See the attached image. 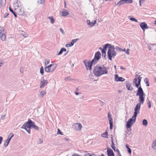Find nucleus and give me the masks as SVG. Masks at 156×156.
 Returning a JSON list of instances; mask_svg holds the SVG:
<instances>
[{
    "label": "nucleus",
    "mask_w": 156,
    "mask_h": 156,
    "mask_svg": "<svg viewBox=\"0 0 156 156\" xmlns=\"http://www.w3.org/2000/svg\"><path fill=\"white\" fill-rule=\"evenodd\" d=\"M0 36L1 39L2 41H5L6 40V35L5 34L3 33L1 34V35Z\"/></svg>",
    "instance_id": "19"
},
{
    "label": "nucleus",
    "mask_w": 156,
    "mask_h": 156,
    "mask_svg": "<svg viewBox=\"0 0 156 156\" xmlns=\"http://www.w3.org/2000/svg\"><path fill=\"white\" fill-rule=\"evenodd\" d=\"M66 51V49L65 48H62L61 49L60 51L57 54V55H59L61 54L63 52Z\"/></svg>",
    "instance_id": "23"
},
{
    "label": "nucleus",
    "mask_w": 156,
    "mask_h": 156,
    "mask_svg": "<svg viewBox=\"0 0 156 156\" xmlns=\"http://www.w3.org/2000/svg\"><path fill=\"white\" fill-rule=\"evenodd\" d=\"M99 101L100 102V104L101 106H103V102L101 101V100H99Z\"/></svg>",
    "instance_id": "57"
},
{
    "label": "nucleus",
    "mask_w": 156,
    "mask_h": 156,
    "mask_svg": "<svg viewBox=\"0 0 156 156\" xmlns=\"http://www.w3.org/2000/svg\"><path fill=\"white\" fill-rule=\"evenodd\" d=\"M116 151H117V155L119 156H122L120 153V152L119 151V150L118 149H116Z\"/></svg>",
    "instance_id": "46"
},
{
    "label": "nucleus",
    "mask_w": 156,
    "mask_h": 156,
    "mask_svg": "<svg viewBox=\"0 0 156 156\" xmlns=\"http://www.w3.org/2000/svg\"><path fill=\"white\" fill-rule=\"evenodd\" d=\"M4 64L3 60L2 59H0V67H1L2 65H4Z\"/></svg>",
    "instance_id": "41"
},
{
    "label": "nucleus",
    "mask_w": 156,
    "mask_h": 156,
    "mask_svg": "<svg viewBox=\"0 0 156 156\" xmlns=\"http://www.w3.org/2000/svg\"><path fill=\"white\" fill-rule=\"evenodd\" d=\"M4 27H0V34H1L2 33L4 32Z\"/></svg>",
    "instance_id": "39"
},
{
    "label": "nucleus",
    "mask_w": 156,
    "mask_h": 156,
    "mask_svg": "<svg viewBox=\"0 0 156 156\" xmlns=\"http://www.w3.org/2000/svg\"><path fill=\"white\" fill-rule=\"evenodd\" d=\"M78 40V39H73L72 41L71 42L73 44V45L74 43H76Z\"/></svg>",
    "instance_id": "40"
},
{
    "label": "nucleus",
    "mask_w": 156,
    "mask_h": 156,
    "mask_svg": "<svg viewBox=\"0 0 156 156\" xmlns=\"http://www.w3.org/2000/svg\"><path fill=\"white\" fill-rule=\"evenodd\" d=\"M65 80L66 81H69V80H71V79L70 76H68V77L66 78L65 79Z\"/></svg>",
    "instance_id": "47"
},
{
    "label": "nucleus",
    "mask_w": 156,
    "mask_h": 156,
    "mask_svg": "<svg viewBox=\"0 0 156 156\" xmlns=\"http://www.w3.org/2000/svg\"><path fill=\"white\" fill-rule=\"evenodd\" d=\"M3 140V137L2 136H0V144H1Z\"/></svg>",
    "instance_id": "60"
},
{
    "label": "nucleus",
    "mask_w": 156,
    "mask_h": 156,
    "mask_svg": "<svg viewBox=\"0 0 156 156\" xmlns=\"http://www.w3.org/2000/svg\"><path fill=\"white\" fill-rule=\"evenodd\" d=\"M148 108H150L151 106V101H149V102H148Z\"/></svg>",
    "instance_id": "53"
},
{
    "label": "nucleus",
    "mask_w": 156,
    "mask_h": 156,
    "mask_svg": "<svg viewBox=\"0 0 156 156\" xmlns=\"http://www.w3.org/2000/svg\"><path fill=\"white\" fill-rule=\"evenodd\" d=\"M14 9L15 11H16V9H20L22 8L21 5L18 2H16L14 4Z\"/></svg>",
    "instance_id": "14"
},
{
    "label": "nucleus",
    "mask_w": 156,
    "mask_h": 156,
    "mask_svg": "<svg viewBox=\"0 0 156 156\" xmlns=\"http://www.w3.org/2000/svg\"><path fill=\"white\" fill-rule=\"evenodd\" d=\"M142 124L144 126H146L147 125V121L145 119L143 120L142 121Z\"/></svg>",
    "instance_id": "29"
},
{
    "label": "nucleus",
    "mask_w": 156,
    "mask_h": 156,
    "mask_svg": "<svg viewBox=\"0 0 156 156\" xmlns=\"http://www.w3.org/2000/svg\"><path fill=\"white\" fill-rule=\"evenodd\" d=\"M101 57V54L100 52L98 51L95 53L94 58L92 60L94 62V64H96L98 62Z\"/></svg>",
    "instance_id": "8"
},
{
    "label": "nucleus",
    "mask_w": 156,
    "mask_h": 156,
    "mask_svg": "<svg viewBox=\"0 0 156 156\" xmlns=\"http://www.w3.org/2000/svg\"><path fill=\"white\" fill-rule=\"evenodd\" d=\"M40 1V4H42L44 2V0H39Z\"/></svg>",
    "instance_id": "52"
},
{
    "label": "nucleus",
    "mask_w": 156,
    "mask_h": 156,
    "mask_svg": "<svg viewBox=\"0 0 156 156\" xmlns=\"http://www.w3.org/2000/svg\"><path fill=\"white\" fill-rule=\"evenodd\" d=\"M87 22L88 25H90V27L93 26L94 24L96 23V20L94 21V22H90L89 20H87Z\"/></svg>",
    "instance_id": "18"
},
{
    "label": "nucleus",
    "mask_w": 156,
    "mask_h": 156,
    "mask_svg": "<svg viewBox=\"0 0 156 156\" xmlns=\"http://www.w3.org/2000/svg\"><path fill=\"white\" fill-rule=\"evenodd\" d=\"M49 63V60H47V61H46V62H45V65H48V64Z\"/></svg>",
    "instance_id": "56"
},
{
    "label": "nucleus",
    "mask_w": 156,
    "mask_h": 156,
    "mask_svg": "<svg viewBox=\"0 0 156 156\" xmlns=\"http://www.w3.org/2000/svg\"><path fill=\"white\" fill-rule=\"evenodd\" d=\"M23 36L25 37H28V35L27 34H24L23 35Z\"/></svg>",
    "instance_id": "61"
},
{
    "label": "nucleus",
    "mask_w": 156,
    "mask_h": 156,
    "mask_svg": "<svg viewBox=\"0 0 156 156\" xmlns=\"http://www.w3.org/2000/svg\"><path fill=\"white\" fill-rule=\"evenodd\" d=\"M125 4H126L125 0H120L118 2L116 5L120 6L122 5Z\"/></svg>",
    "instance_id": "21"
},
{
    "label": "nucleus",
    "mask_w": 156,
    "mask_h": 156,
    "mask_svg": "<svg viewBox=\"0 0 156 156\" xmlns=\"http://www.w3.org/2000/svg\"><path fill=\"white\" fill-rule=\"evenodd\" d=\"M16 13L19 15L24 16L25 15V12L23 9H22V8L20 9H16Z\"/></svg>",
    "instance_id": "15"
},
{
    "label": "nucleus",
    "mask_w": 156,
    "mask_h": 156,
    "mask_svg": "<svg viewBox=\"0 0 156 156\" xmlns=\"http://www.w3.org/2000/svg\"><path fill=\"white\" fill-rule=\"evenodd\" d=\"M43 142V141L41 139H39L37 142V144H41Z\"/></svg>",
    "instance_id": "49"
},
{
    "label": "nucleus",
    "mask_w": 156,
    "mask_h": 156,
    "mask_svg": "<svg viewBox=\"0 0 156 156\" xmlns=\"http://www.w3.org/2000/svg\"><path fill=\"white\" fill-rule=\"evenodd\" d=\"M57 134H60L61 135H63L62 133L59 129H58V131H57Z\"/></svg>",
    "instance_id": "42"
},
{
    "label": "nucleus",
    "mask_w": 156,
    "mask_h": 156,
    "mask_svg": "<svg viewBox=\"0 0 156 156\" xmlns=\"http://www.w3.org/2000/svg\"><path fill=\"white\" fill-rule=\"evenodd\" d=\"M155 44H150L148 46V48L149 50H151L152 49V48H151L152 46H155Z\"/></svg>",
    "instance_id": "33"
},
{
    "label": "nucleus",
    "mask_w": 156,
    "mask_h": 156,
    "mask_svg": "<svg viewBox=\"0 0 156 156\" xmlns=\"http://www.w3.org/2000/svg\"><path fill=\"white\" fill-rule=\"evenodd\" d=\"M145 0H139V2H141L142 3H143Z\"/></svg>",
    "instance_id": "63"
},
{
    "label": "nucleus",
    "mask_w": 156,
    "mask_h": 156,
    "mask_svg": "<svg viewBox=\"0 0 156 156\" xmlns=\"http://www.w3.org/2000/svg\"><path fill=\"white\" fill-rule=\"evenodd\" d=\"M9 15V13H5L3 17L4 18H6Z\"/></svg>",
    "instance_id": "55"
},
{
    "label": "nucleus",
    "mask_w": 156,
    "mask_h": 156,
    "mask_svg": "<svg viewBox=\"0 0 156 156\" xmlns=\"http://www.w3.org/2000/svg\"><path fill=\"white\" fill-rule=\"evenodd\" d=\"M1 6L3 7L5 6L6 3V0H0Z\"/></svg>",
    "instance_id": "25"
},
{
    "label": "nucleus",
    "mask_w": 156,
    "mask_h": 156,
    "mask_svg": "<svg viewBox=\"0 0 156 156\" xmlns=\"http://www.w3.org/2000/svg\"><path fill=\"white\" fill-rule=\"evenodd\" d=\"M59 30L60 31V32L63 34H65V32L64 31V30L61 28H60L59 29Z\"/></svg>",
    "instance_id": "50"
},
{
    "label": "nucleus",
    "mask_w": 156,
    "mask_h": 156,
    "mask_svg": "<svg viewBox=\"0 0 156 156\" xmlns=\"http://www.w3.org/2000/svg\"><path fill=\"white\" fill-rule=\"evenodd\" d=\"M108 118L109 120V123L110 124V129L112 130L113 128V121L112 118L111 116V115L110 112H108Z\"/></svg>",
    "instance_id": "9"
},
{
    "label": "nucleus",
    "mask_w": 156,
    "mask_h": 156,
    "mask_svg": "<svg viewBox=\"0 0 156 156\" xmlns=\"http://www.w3.org/2000/svg\"><path fill=\"white\" fill-rule=\"evenodd\" d=\"M93 72L95 76L99 77L102 75L107 74L108 70L106 67L104 65H98L94 67Z\"/></svg>",
    "instance_id": "2"
},
{
    "label": "nucleus",
    "mask_w": 156,
    "mask_h": 156,
    "mask_svg": "<svg viewBox=\"0 0 156 156\" xmlns=\"http://www.w3.org/2000/svg\"><path fill=\"white\" fill-rule=\"evenodd\" d=\"M121 51L125 52L126 51V50L125 48L123 49L121 48Z\"/></svg>",
    "instance_id": "62"
},
{
    "label": "nucleus",
    "mask_w": 156,
    "mask_h": 156,
    "mask_svg": "<svg viewBox=\"0 0 156 156\" xmlns=\"http://www.w3.org/2000/svg\"><path fill=\"white\" fill-rule=\"evenodd\" d=\"M33 122L30 119H29L28 121L23 125L21 128L26 129V128H30L32 127Z\"/></svg>",
    "instance_id": "6"
},
{
    "label": "nucleus",
    "mask_w": 156,
    "mask_h": 156,
    "mask_svg": "<svg viewBox=\"0 0 156 156\" xmlns=\"http://www.w3.org/2000/svg\"><path fill=\"white\" fill-rule=\"evenodd\" d=\"M82 128V126L80 123H76L72 125V128L77 131H80Z\"/></svg>",
    "instance_id": "7"
},
{
    "label": "nucleus",
    "mask_w": 156,
    "mask_h": 156,
    "mask_svg": "<svg viewBox=\"0 0 156 156\" xmlns=\"http://www.w3.org/2000/svg\"><path fill=\"white\" fill-rule=\"evenodd\" d=\"M126 85L127 90H131L133 89V88L131 86V84L129 82L127 81L126 83Z\"/></svg>",
    "instance_id": "17"
},
{
    "label": "nucleus",
    "mask_w": 156,
    "mask_h": 156,
    "mask_svg": "<svg viewBox=\"0 0 156 156\" xmlns=\"http://www.w3.org/2000/svg\"><path fill=\"white\" fill-rule=\"evenodd\" d=\"M48 18L50 20L51 22V23L53 24L54 23V20L52 17H48Z\"/></svg>",
    "instance_id": "32"
},
{
    "label": "nucleus",
    "mask_w": 156,
    "mask_h": 156,
    "mask_svg": "<svg viewBox=\"0 0 156 156\" xmlns=\"http://www.w3.org/2000/svg\"><path fill=\"white\" fill-rule=\"evenodd\" d=\"M125 80V79L122 77H119L117 74H116L115 76V80L116 82L121 81L122 82Z\"/></svg>",
    "instance_id": "13"
},
{
    "label": "nucleus",
    "mask_w": 156,
    "mask_h": 156,
    "mask_svg": "<svg viewBox=\"0 0 156 156\" xmlns=\"http://www.w3.org/2000/svg\"><path fill=\"white\" fill-rule=\"evenodd\" d=\"M142 77L140 75H136V77L133 80V83L135 84V86L138 89L137 91L136 96H139V102L136 106L134 108V114L126 122V127L127 129L130 128L136 121V117L138 114L139 113L141 105H143L144 101V91L140 85V82Z\"/></svg>",
    "instance_id": "1"
},
{
    "label": "nucleus",
    "mask_w": 156,
    "mask_h": 156,
    "mask_svg": "<svg viewBox=\"0 0 156 156\" xmlns=\"http://www.w3.org/2000/svg\"><path fill=\"white\" fill-rule=\"evenodd\" d=\"M31 127L36 130H38L39 129V127L35 125L34 122H33Z\"/></svg>",
    "instance_id": "26"
},
{
    "label": "nucleus",
    "mask_w": 156,
    "mask_h": 156,
    "mask_svg": "<svg viewBox=\"0 0 156 156\" xmlns=\"http://www.w3.org/2000/svg\"><path fill=\"white\" fill-rule=\"evenodd\" d=\"M57 67L56 64H50L44 68L45 71L47 73H51L53 72Z\"/></svg>",
    "instance_id": "4"
},
{
    "label": "nucleus",
    "mask_w": 156,
    "mask_h": 156,
    "mask_svg": "<svg viewBox=\"0 0 156 156\" xmlns=\"http://www.w3.org/2000/svg\"><path fill=\"white\" fill-rule=\"evenodd\" d=\"M128 151L129 154H131V150L130 148H129L128 149Z\"/></svg>",
    "instance_id": "58"
},
{
    "label": "nucleus",
    "mask_w": 156,
    "mask_h": 156,
    "mask_svg": "<svg viewBox=\"0 0 156 156\" xmlns=\"http://www.w3.org/2000/svg\"><path fill=\"white\" fill-rule=\"evenodd\" d=\"M9 11L13 14L14 16L15 17H17V16L16 14L17 13H16V11H15V12H14L12 9L10 7H9Z\"/></svg>",
    "instance_id": "22"
},
{
    "label": "nucleus",
    "mask_w": 156,
    "mask_h": 156,
    "mask_svg": "<svg viewBox=\"0 0 156 156\" xmlns=\"http://www.w3.org/2000/svg\"><path fill=\"white\" fill-rule=\"evenodd\" d=\"M40 73L42 75H43L44 74V69L42 66H41L40 69Z\"/></svg>",
    "instance_id": "36"
},
{
    "label": "nucleus",
    "mask_w": 156,
    "mask_h": 156,
    "mask_svg": "<svg viewBox=\"0 0 156 156\" xmlns=\"http://www.w3.org/2000/svg\"><path fill=\"white\" fill-rule=\"evenodd\" d=\"M6 115V114L4 115H1V119L3 120L5 119V117Z\"/></svg>",
    "instance_id": "44"
},
{
    "label": "nucleus",
    "mask_w": 156,
    "mask_h": 156,
    "mask_svg": "<svg viewBox=\"0 0 156 156\" xmlns=\"http://www.w3.org/2000/svg\"><path fill=\"white\" fill-rule=\"evenodd\" d=\"M140 26L144 32L145 29H147L148 28L147 24L145 22H142L140 23Z\"/></svg>",
    "instance_id": "11"
},
{
    "label": "nucleus",
    "mask_w": 156,
    "mask_h": 156,
    "mask_svg": "<svg viewBox=\"0 0 156 156\" xmlns=\"http://www.w3.org/2000/svg\"><path fill=\"white\" fill-rule=\"evenodd\" d=\"M133 1L132 0H125V3H132Z\"/></svg>",
    "instance_id": "37"
},
{
    "label": "nucleus",
    "mask_w": 156,
    "mask_h": 156,
    "mask_svg": "<svg viewBox=\"0 0 156 156\" xmlns=\"http://www.w3.org/2000/svg\"><path fill=\"white\" fill-rule=\"evenodd\" d=\"M83 62L87 70H91L92 66L93 63L94 64V62L92 60L91 61L87 62V60H85Z\"/></svg>",
    "instance_id": "5"
},
{
    "label": "nucleus",
    "mask_w": 156,
    "mask_h": 156,
    "mask_svg": "<svg viewBox=\"0 0 156 156\" xmlns=\"http://www.w3.org/2000/svg\"><path fill=\"white\" fill-rule=\"evenodd\" d=\"M48 83L47 80H42L41 81L40 84V88H42L44 87L45 86H46Z\"/></svg>",
    "instance_id": "12"
},
{
    "label": "nucleus",
    "mask_w": 156,
    "mask_h": 156,
    "mask_svg": "<svg viewBox=\"0 0 156 156\" xmlns=\"http://www.w3.org/2000/svg\"><path fill=\"white\" fill-rule=\"evenodd\" d=\"M72 156H81L80 155H78L77 154H74Z\"/></svg>",
    "instance_id": "64"
},
{
    "label": "nucleus",
    "mask_w": 156,
    "mask_h": 156,
    "mask_svg": "<svg viewBox=\"0 0 156 156\" xmlns=\"http://www.w3.org/2000/svg\"><path fill=\"white\" fill-rule=\"evenodd\" d=\"M129 49L128 48L127 49V50L125 51L126 52V53L129 55Z\"/></svg>",
    "instance_id": "54"
},
{
    "label": "nucleus",
    "mask_w": 156,
    "mask_h": 156,
    "mask_svg": "<svg viewBox=\"0 0 156 156\" xmlns=\"http://www.w3.org/2000/svg\"><path fill=\"white\" fill-rule=\"evenodd\" d=\"M69 13L68 11L66 10H64L62 12V16H65L68 15Z\"/></svg>",
    "instance_id": "20"
},
{
    "label": "nucleus",
    "mask_w": 156,
    "mask_h": 156,
    "mask_svg": "<svg viewBox=\"0 0 156 156\" xmlns=\"http://www.w3.org/2000/svg\"><path fill=\"white\" fill-rule=\"evenodd\" d=\"M107 152L108 156H114V154L112 150L110 147L107 148Z\"/></svg>",
    "instance_id": "16"
},
{
    "label": "nucleus",
    "mask_w": 156,
    "mask_h": 156,
    "mask_svg": "<svg viewBox=\"0 0 156 156\" xmlns=\"http://www.w3.org/2000/svg\"><path fill=\"white\" fill-rule=\"evenodd\" d=\"M30 128H29L27 129V128H26V129H25L29 134L30 133Z\"/></svg>",
    "instance_id": "51"
},
{
    "label": "nucleus",
    "mask_w": 156,
    "mask_h": 156,
    "mask_svg": "<svg viewBox=\"0 0 156 156\" xmlns=\"http://www.w3.org/2000/svg\"><path fill=\"white\" fill-rule=\"evenodd\" d=\"M111 140H112V144L111 147H112V148L113 149V150L114 151H116V149H115V145L113 142V140L112 139V137Z\"/></svg>",
    "instance_id": "28"
},
{
    "label": "nucleus",
    "mask_w": 156,
    "mask_h": 156,
    "mask_svg": "<svg viewBox=\"0 0 156 156\" xmlns=\"http://www.w3.org/2000/svg\"><path fill=\"white\" fill-rule=\"evenodd\" d=\"M73 45L71 42L70 44H67L65 45V47H70L73 46Z\"/></svg>",
    "instance_id": "38"
},
{
    "label": "nucleus",
    "mask_w": 156,
    "mask_h": 156,
    "mask_svg": "<svg viewBox=\"0 0 156 156\" xmlns=\"http://www.w3.org/2000/svg\"><path fill=\"white\" fill-rule=\"evenodd\" d=\"M46 94V92L45 91H41L40 92V95L41 97H43L44 94Z\"/></svg>",
    "instance_id": "35"
},
{
    "label": "nucleus",
    "mask_w": 156,
    "mask_h": 156,
    "mask_svg": "<svg viewBox=\"0 0 156 156\" xmlns=\"http://www.w3.org/2000/svg\"><path fill=\"white\" fill-rule=\"evenodd\" d=\"M110 46L111 44H105L104 46L103 49L101 51L102 53V56L104 55L105 58L106 51L107 48L108 47V46Z\"/></svg>",
    "instance_id": "10"
},
{
    "label": "nucleus",
    "mask_w": 156,
    "mask_h": 156,
    "mask_svg": "<svg viewBox=\"0 0 156 156\" xmlns=\"http://www.w3.org/2000/svg\"><path fill=\"white\" fill-rule=\"evenodd\" d=\"M108 132L107 131L101 134V136L104 138H108Z\"/></svg>",
    "instance_id": "27"
},
{
    "label": "nucleus",
    "mask_w": 156,
    "mask_h": 156,
    "mask_svg": "<svg viewBox=\"0 0 156 156\" xmlns=\"http://www.w3.org/2000/svg\"><path fill=\"white\" fill-rule=\"evenodd\" d=\"M144 81L146 84L147 86H149V85L148 83V79L147 78H146L144 79Z\"/></svg>",
    "instance_id": "31"
},
{
    "label": "nucleus",
    "mask_w": 156,
    "mask_h": 156,
    "mask_svg": "<svg viewBox=\"0 0 156 156\" xmlns=\"http://www.w3.org/2000/svg\"><path fill=\"white\" fill-rule=\"evenodd\" d=\"M115 49L116 50L118 51H121V48H119L118 47L116 46L115 47Z\"/></svg>",
    "instance_id": "48"
},
{
    "label": "nucleus",
    "mask_w": 156,
    "mask_h": 156,
    "mask_svg": "<svg viewBox=\"0 0 156 156\" xmlns=\"http://www.w3.org/2000/svg\"><path fill=\"white\" fill-rule=\"evenodd\" d=\"M152 147L154 150L156 149V140L154 141L153 143Z\"/></svg>",
    "instance_id": "34"
},
{
    "label": "nucleus",
    "mask_w": 156,
    "mask_h": 156,
    "mask_svg": "<svg viewBox=\"0 0 156 156\" xmlns=\"http://www.w3.org/2000/svg\"><path fill=\"white\" fill-rule=\"evenodd\" d=\"M10 141V140L9 139H7L4 142V146L5 147H7L8 146Z\"/></svg>",
    "instance_id": "24"
},
{
    "label": "nucleus",
    "mask_w": 156,
    "mask_h": 156,
    "mask_svg": "<svg viewBox=\"0 0 156 156\" xmlns=\"http://www.w3.org/2000/svg\"><path fill=\"white\" fill-rule=\"evenodd\" d=\"M84 156H96V155L94 154H92V155H91L90 154L88 153L85 154Z\"/></svg>",
    "instance_id": "45"
},
{
    "label": "nucleus",
    "mask_w": 156,
    "mask_h": 156,
    "mask_svg": "<svg viewBox=\"0 0 156 156\" xmlns=\"http://www.w3.org/2000/svg\"><path fill=\"white\" fill-rule=\"evenodd\" d=\"M109 48L108 49V51L107 53L108 56V59L111 60H112V57H114L116 56V53L115 51V48L114 45H111L110 46H108Z\"/></svg>",
    "instance_id": "3"
},
{
    "label": "nucleus",
    "mask_w": 156,
    "mask_h": 156,
    "mask_svg": "<svg viewBox=\"0 0 156 156\" xmlns=\"http://www.w3.org/2000/svg\"><path fill=\"white\" fill-rule=\"evenodd\" d=\"M23 67H21V68L20 69V72L21 73H23Z\"/></svg>",
    "instance_id": "59"
},
{
    "label": "nucleus",
    "mask_w": 156,
    "mask_h": 156,
    "mask_svg": "<svg viewBox=\"0 0 156 156\" xmlns=\"http://www.w3.org/2000/svg\"><path fill=\"white\" fill-rule=\"evenodd\" d=\"M130 20L133 21H135L136 22H138L137 20L136 19L133 18H131L130 19Z\"/></svg>",
    "instance_id": "43"
},
{
    "label": "nucleus",
    "mask_w": 156,
    "mask_h": 156,
    "mask_svg": "<svg viewBox=\"0 0 156 156\" xmlns=\"http://www.w3.org/2000/svg\"><path fill=\"white\" fill-rule=\"evenodd\" d=\"M14 136V135L12 133H10L7 139H9L10 140L12 137Z\"/></svg>",
    "instance_id": "30"
}]
</instances>
